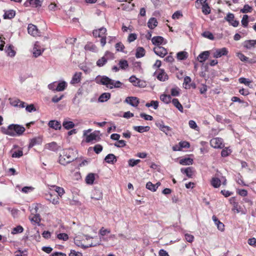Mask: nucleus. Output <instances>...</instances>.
Segmentation results:
<instances>
[{
	"label": "nucleus",
	"mask_w": 256,
	"mask_h": 256,
	"mask_svg": "<svg viewBox=\"0 0 256 256\" xmlns=\"http://www.w3.org/2000/svg\"><path fill=\"white\" fill-rule=\"evenodd\" d=\"M0 129L2 134L12 136H20L25 131V128L24 126L17 124H10L7 128L2 127Z\"/></svg>",
	"instance_id": "nucleus-1"
},
{
	"label": "nucleus",
	"mask_w": 256,
	"mask_h": 256,
	"mask_svg": "<svg viewBox=\"0 0 256 256\" xmlns=\"http://www.w3.org/2000/svg\"><path fill=\"white\" fill-rule=\"evenodd\" d=\"M76 156L72 149L64 150L59 157V162L62 165H66L76 160Z\"/></svg>",
	"instance_id": "nucleus-2"
},
{
	"label": "nucleus",
	"mask_w": 256,
	"mask_h": 256,
	"mask_svg": "<svg viewBox=\"0 0 256 256\" xmlns=\"http://www.w3.org/2000/svg\"><path fill=\"white\" fill-rule=\"evenodd\" d=\"M100 80L98 81V78L97 77L96 78V82L98 84H101L102 85L106 86L107 88L110 89L113 88H120L122 85V83L119 81H115L113 80L110 79L108 77L104 76H100Z\"/></svg>",
	"instance_id": "nucleus-3"
},
{
	"label": "nucleus",
	"mask_w": 256,
	"mask_h": 256,
	"mask_svg": "<svg viewBox=\"0 0 256 256\" xmlns=\"http://www.w3.org/2000/svg\"><path fill=\"white\" fill-rule=\"evenodd\" d=\"M210 146L215 148H222L224 146L223 140L220 138H215L210 141Z\"/></svg>",
	"instance_id": "nucleus-4"
},
{
	"label": "nucleus",
	"mask_w": 256,
	"mask_h": 256,
	"mask_svg": "<svg viewBox=\"0 0 256 256\" xmlns=\"http://www.w3.org/2000/svg\"><path fill=\"white\" fill-rule=\"evenodd\" d=\"M42 0H26L24 3L26 7L31 6L33 8H40L42 6Z\"/></svg>",
	"instance_id": "nucleus-5"
},
{
	"label": "nucleus",
	"mask_w": 256,
	"mask_h": 256,
	"mask_svg": "<svg viewBox=\"0 0 256 256\" xmlns=\"http://www.w3.org/2000/svg\"><path fill=\"white\" fill-rule=\"evenodd\" d=\"M124 102L134 107H136L140 103L139 99L134 96L127 97L125 99Z\"/></svg>",
	"instance_id": "nucleus-6"
},
{
	"label": "nucleus",
	"mask_w": 256,
	"mask_h": 256,
	"mask_svg": "<svg viewBox=\"0 0 256 256\" xmlns=\"http://www.w3.org/2000/svg\"><path fill=\"white\" fill-rule=\"evenodd\" d=\"M46 198L54 204H56L58 203L59 198L58 194H56L55 192H54V194L50 193L48 194H46Z\"/></svg>",
	"instance_id": "nucleus-7"
},
{
	"label": "nucleus",
	"mask_w": 256,
	"mask_h": 256,
	"mask_svg": "<svg viewBox=\"0 0 256 256\" xmlns=\"http://www.w3.org/2000/svg\"><path fill=\"white\" fill-rule=\"evenodd\" d=\"M154 52L156 55L162 58H164L168 54L167 50L164 48L160 46L155 47L154 48Z\"/></svg>",
	"instance_id": "nucleus-8"
},
{
	"label": "nucleus",
	"mask_w": 256,
	"mask_h": 256,
	"mask_svg": "<svg viewBox=\"0 0 256 256\" xmlns=\"http://www.w3.org/2000/svg\"><path fill=\"white\" fill-rule=\"evenodd\" d=\"M152 42L154 44L157 46L166 42L164 38L160 36H154L152 38Z\"/></svg>",
	"instance_id": "nucleus-9"
},
{
	"label": "nucleus",
	"mask_w": 256,
	"mask_h": 256,
	"mask_svg": "<svg viewBox=\"0 0 256 256\" xmlns=\"http://www.w3.org/2000/svg\"><path fill=\"white\" fill-rule=\"evenodd\" d=\"M228 53V51L226 48L217 49L214 54V56L216 58H218L222 56H226Z\"/></svg>",
	"instance_id": "nucleus-10"
},
{
	"label": "nucleus",
	"mask_w": 256,
	"mask_h": 256,
	"mask_svg": "<svg viewBox=\"0 0 256 256\" xmlns=\"http://www.w3.org/2000/svg\"><path fill=\"white\" fill-rule=\"evenodd\" d=\"M48 126L55 130H60L62 128L61 124L60 122L55 120H51L48 122Z\"/></svg>",
	"instance_id": "nucleus-11"
},
{
	"label": "nucleus",
	"mask_w": 256,
	"mask_h": 256,
	"mask_svg": "<svg viewBox=\"0 0 256 256\" xmlns=\"http://www.w3.org/2000/svg\"><path fill=\"white\" fill-rule=\"evenodd\" d=\"M82 73L81 72H76L73 76L70 81V84H75L80 82Z\"/></svg>",
	"instance_id": "nucleus-12"
},
{
	"label": "nucleus",
	"mask_w": 256,
	"mask_h": 256,
	"mask_svg": "<svg viewBox=\"0 0 256 256\" xmlns=\"http://www.w3.org/2000/svg\"><path fill=\"white\" fill-rule=\"evenodd\" d=\"M193 169L192 167H188L186 168H182L180 171L182 174H186L188 178H192L194 172Z\"/></svg>",
	"instance_id": "nucleus-13"
},
{
	"label": "nucleus",
	"mask_w": 256,
	"mask_h": 256,
	"mask_svg": "<svg viewBox=\"0 0 256 256\" xmlns=\"http://www.w3.org/2000/svg\"><path fill=\"white\" fill-rule=\"evenodd\" d=\"M42 142V138L40 137H36L33 138L30 140V142L28 145V148H32L34 146L37 145V144H40Z\"/></svg>",
	"instance_id": "nucleus-14"
},
{
	"label": "nucleus",
	"mask_w": 256,
	"mask_h": 256,
	"mask_svg": "<svg viewBox=\"0 0 256 256\" xmlns=\"http://www.w3.org/2000/svg\"><path fill=\"white\" fill-rule=\"evenodd\" d=\"M159 73L157 76V78L162 82H164L168 80V76L164 70L160 69Z\"/></svg>",
	"instance_id": "nucleus-15"
},
{
	"label": "nucleus",
	"mask_w": 256,
	"mask_h": 256,
	"mask_svg": "<svg viewBox=\"0 0 256 256\" xmlns=\"http://www.w3.org/2000/svg\"><path fill=\"white\" fill-rule=\"evenodd\" d=\"M60 146H59L56 142H53L50 143H48L46 145V148L54 152L57 151L60 148Z\"/></svg>",
	"instance_id": "nucleus-16"
},
{
	"label": "nucleus",
	"mask_w": 256,
	"mask_h": 256,
	"mask_svg": "<svg viewBox=\"0 0 256 256\" xmlns=\"http://www.w3.org/2000/svg\"><path fill=\"white\" fill-rule=\"evenodd\" d=\"M210 52L208 51H204L200 53L198 56V60L200 62H202L207 60L209 56Z\"/></svg>",
	"instance_id": "nucleus-17"
},
{
	"label": "nucleus",
	"mask_w": 256,
	"mask_h": 256,
	"mask_svg": "<svg viewBox=\"0 0 256 256\" xmlns=\"http://www.w3.org/2000/svg\"><path fill=\"white\" fill-rule=\"evenodd\" d=\"M15 15V11L12 10H10L5 11L3 17L4 19H12L14 17Z\"/></svg>",
	"instance_id": "nucleus-18"
},
{
	"label": "nucleus",
	"mask_w": 256,
	"mask_h": 256,
	"mask_svg": "<svg viewBox=\"0 0 256 256\" xmlns=\"http://www.w3.org/2000/svg\"><path fill=\"white\" fill-rule=\"evenodd\" d=\"M62 126L66 130H70L74 126V124L72 122L69 121L67 118H66L62 122Z\"/></svg>",
	"instance_id": "nucleus-19"
},
{
	"label": "nucleus",
	"mask_w": 256,
	"mask_h": 256,
	"mask_svg": "<svg viewBox=\"0 0 256 256\" xmlns=\"http://www.w3.org/2000/svg\"><path fill=\"white\" fill-rule=\"evenodd\" d=\"M104 160L107 163L114 164L116 162V158L114 154H110L106 156Z\"/></svg>",
	"instance_id": "nucleus-20"
},
{
	"label": "nucleus",
	"mask_w": 256,
	"mask_h": 256,
	"mask_svg": "<svg viewBox=\"0 0 256 256\" xmlns=\"http://www.w3.org/2000/svg\"><path fill=\"white\" fill-rule=\"evenodd\" d=\"M34 56L37 58L42 54L41 50L38 48V42H36L34 44L32 52Z\"/></svg>",
	"instance_id": "nucleus-21"
},
{
	"label": "nucleus",
	"mask_w": 256,
	"mask_h": 256,
	"mask_svg": "<svg viewBox=\"0 0 256 256\" xmlns=\"http://www.w3.org/2000/svg\"><path fill=\"white\" fill-rule=\"evenodd\" d=\"M194 160L190 158H185L180 160V164L184 166H189L193 164Z\"/></svg>",
	"instance_id": "nucleus-22"
},
{
	"label": "nucleus",
	"mask_w": 256,
	"mask_h": 256,
	"mask_svg": "<svg viewBox=\"0 0 256 256\" xmlns=\"http://www.w3.org/2000/svg\"><path fill=\"white\" fill-rule=\"evenodd\" d=\"M91 198L96 200H100L102 198V193L98 190H94Z\"/></svg>",
	"instance_id": "nucleus-23"
},
{
	"label": "nucleus",
	"mask_w": 256,
	"mask_h": 256,
	"mask_svg": "<svg viewBox=\"0 0 256 256\" xmlns=\"http://www.w3.org/2000/svg\"><path fill=\"white\" fill-rule=\"evenodd\" d=\"M145 50L142 47H138L136 50V58L143 57L145 55Z\"/></svg>",
	"instance_id": "nucleus-24"
},
{
	"label": "nucleus",
	"mask_w": 256,
	"mask_h": 256,
	"mask_svg": "<svg viewBox=\"0 0 256 256\" xmlns=\"http://www.w3.org/2000/svg\"><path fill=\"white\" fill-rule=\"evenodd\" d=\"M95 179V174L93 173L88 174L86 178V182L89 184H92Z\"/></svg>",
	"instance_id": "nucleus-25"
},
{
	"label": "nucleus",
	"mask_w": 256,
	"mask_h": 256,
	"mask_svg": "<svg viewBox=\"0 0 256 256\" xmlns=\"http://www.w3.org/2000/svg\"><path fill=\"white\" fill-rule=\"evenodd\" d=\"M158 24L157 20L154 18H150L148 22V26L150 29L154 28Z\"/></svg>",
	"instance_id": "nucleus-26"
},
{
	"label": "nucleus",
	"mask_w": 256,
	"mask_h": 256,
	"mask_svg": "<svg viewBox=\"0 0 256 256\" xmlns=\"http://www.w3.org/2000/svg\"><path fill=\"white\" fill-rule=\"evenodd\" d=\"M110 98V94L108 92H104L98 98L100 102H104L107 101Z\"/></svg>",
	"instance_id": "nucleus-27"
},
{
	"label": "nucleus",
	"mask_w": 256,
	"mask_h": 256,
	"mask_svg": "<svg viewBox=\"0 0 256 256\" xmlns=\"http://www.w3.org/2000/svg\"><path fill=\"white\" fill-rule=\"evenodd\" d=\"M133 128L135 130L140 133H142L144 132H148L150 129V128L148 126H134Z\"/></svg>",
	"instance_id": "nucleus-28"
},
{
	"label": "nucleus",
	"mask_w": 256,
	"mask_h": 256,
	"mask_svg": "<svg viewBox=\"0 0 256 256\" xmlns=\"http://www.w3.org/2000/svg\"><path fill=\"white\" fill-rule=\"evenodd\" d=\"M256 44V40H246L244 42V46L248 49L254 46Z\"/></svg>",
	"instance_id": "nucleus-29"
},
{
	"label": "nucleus",
	"mask_w": 256,
	"mask_h": 256,
	"mask_svg": "<svg viewBox=\"0 0 256 256\" xmlns=\"http://www.w3.org/2000/svg\"><path fill=\"white\" fill-rule=\"evenodd\" d=\"M221 180L218 178H212L211 180V184L215 188L220 186Z\"/></svg>",
	"instance_id": "nucleus-30"
},
{
	"label": "nucleus",
	"mask_w": 256,
	"mask_h": 256,
	"mask_svg": "<svg viewBox=\"0 0 256 256\" xmlns=\"http://www.w3.org/2000/svg\"><path fill=\"white\" fill-rule=\"evenodd\" d=\"M172 103L180 112H183V107L180 103L179 102L178 99L174 98L172 100Z\"/></svg>",
	"instance_id": "nucleus-31"
},
{
	"label": "nucleus",
	"mask_w": 256,
	"mask_h": 256,
	"mask_svg": "<svg viewBox=\"0 0 256 256\" xmlns=\"http://www.w3.org/2000/svg\"><path fill=\"white\" fill-rule=\"evenodd\" d=\"M6 52L8 56L10 57H14L16 54V52L13 50L12 46H9L8 47H6Z\"/></svg>",
	"instance_id": "nucleus-32"
},
{
	"label": "nucleus",
	"mask_w": 256,
	"mask_h": 256,
	"mask_svg": "<svg viewBox=\"0 0 256 256\" xmlns=\"http://www.w3.org/2000/svg\"><path fill=\"white\" fill-rule=\"evenodd\" d=\"M66 87V83L64 81H62L58 84V86L56 88V91L61 92L65 90Z\"/></svg>",
	"instance_id": "nucleus-33"
},
{
	"label": "nucleus",
	"mask_w": 256,
	"mask_h": 256,
	"mask_svg": "<svg viewBox=\"0 0 256 256\" xmlns=\"http://www.w3.org/2000/svg\"><path fill=\"white\" fill-rule=\"evenodd\" d=\"M171 96L170 95L162 94L160 96V99L162 101L166 104H168L170 102Z\"/></svg>",
	"instance_id": "nucleus-34"
},
{
	"label": "nucleus",
	"mask_w": 256,
	"mask_h": 256,
	"mask_svg": "<svg viewBox=\"0 0 256 256\" xmlns=\"http://www.w3.org/2000/svg\"><path fill=\"white\" fill-rule=\"evenodd\" d=\"M188 57V54L186 52H180L177 54V58L179 60H184Z\"/></svg>",
	"instance_id": "nucleus-35"
},
{
	"label": "nucleus",
	"mask_w": 256,
	"mask_h": 256,
	"mask_svg": "<svg viewBox=\"0 0 256 256\" xmlns=\"http://www.w3.org/2000/svg\"><path fill=\"white\" fill-rule=\"evenodd\" d=\"M98 135L96 132H92L89 135H87L86 137V142H90L93 140H96Z\"/></svg>",
	"instance_id": "nucleus-36"
},
{
	"label": "nucleus",
	"mask_w": 256,
	"mask_h": 256,
	"mask_svg": "<svg viewBox=\"0 0 256 256\" xmlns=\"http://www.w3.org/2000/svg\"><path fill=\"white\" fill-rule=\"evenodd\" d=\"M107 62V58L106 56H102L97 60L96 65L99 67H101L104 66Z\"/></svg>",
	"instance_id": "nucleus-37"
},
{
	"label": "nucleus",
	"mask_w": 256,
	"mask_h": 256,
	"mask_svg": "<svg viewBox=\"0 0 256 256\" xmlns=\"http://www.w3.org/2000/svg\"><path fill=\"white\" fill-rule=\"evenodd\" d=\"M118 64L120 66V68L122 70H125L128 66V61L124 60H120Z\"/></svg>",
	"instance_id": "nucleus-38"
},
{
	"label": "nucleus",
	"mask_w": 256,
	"mask_h": 256,
	"mask_svg": "<svg viewBox=\"0 0 256 256\" xmlns=\"http://www.w3.org/2000/svg\"><path fill=\"white\" fill-rule=\"evenodd\" d=\"M202 12L206 15L208 14L210 12V8L208 6V4H202Z\"/></svg>",
	"instance_id": "nucleus-39"
},
{
	"label": "nucleus",
	"mask_w": 256,
	"mask_h": 256,
	"mask_svg": "<svg viewBox=\"0 0 256 256\" xmlns=\"http://www.w3.org/2000/svg\"><path fill=\"white\" fill-rule=\"evenodd\" d=\"M232 210L236 212L237 213L242 212V214H244V212L242 210V208L238 205V204L237 202H234Z\"/></svg>",
	"instance_id": "nucleus-40"
},
{
	"label": "nucleus",
	"mask_w": 256,
	"mask_h": 256,
	"mask_svg": "<svg viewBox=\"0 0 256 256\" xmlns=\"http://www.w3.org/2000/svg\"><path fill=\"white\" fill-rule=\"evenodd\" d=\"M146 106L148 108L150 106H153L154 110H156L158 106V101L152 100L150 103H146Z\"/></svg>",
	"instance_id": "nucleus-41"
},
{
	"label": "nucleus",
	"mask_w": 256,
	"mask_h": 256,
	"mask_svg": "<svg viewBox=\"0 0 256 256\" xmlns=\"http://www.w3.org/2000/svg\"><path fill=\"white\" fill-rule=\"evenodd\" d=\"M146 188L154 192L156 190V186H154V184L150 182H148L146 183Z\"/></svg>",
	"instance_id": "nucleus-42"
},
{
	"label": "nucleus",
	"mask_w": 256,
	"mask_h": 256,
	"mask_svg": "<svg viewBox=\"0 0 256 256\" xmlns=\"http://www.w3.org/2000/svg\"><path fill=\"white\" fill-rule=\"evenodd\" d=\"M241 22L244 27L246 28L248 26V16L247 14H244L243 16Z\"/></svg>",
	"instance_id": "nucleus-43"
},
{
	"label": "nucleus",
	"mask_w": 256,
	"mask_h": 256,
	"mask_svg": "<svg viewBox=\"0 0 256 256\" xmlns=\"http://www.w3.org/2000/svg\"><path fill=\"white\" fill-rule=\"evenodd\" d=\"M252 7L248 4H244L243 8L240 10V12L242 13L250 12H252Z\"/></svg>",
	"instance_id": "nucleus-44"
},
{
	"label": "nucleus",
	"mask_w": 256,
	"mask_h": 256,
	"mask_svg": "<svg viewBox=\"0 0 256 256\" xmlns=\"http://www.w3.org/2000/svg\"><path fill=\"white\" fill-rule=\"evenodd\" d=\"M32 222H34L36 224H39L40 222V216L39 214H36L33 216L32 218H30Z\"/></svg>",
	"instance_id": "nucleus-45"
},
{
	"label": "nucleus",
	"mask_w": 256,
	"mask_h": 256,
	"mask_svg": "<svg viewBox=\"0 0 256 256\" xmlns=\"http://www.w3.org/2000/svg\"><path fill=\"white\" fill-rule=\"evenodd\" d=\"M140 162V160H134V159H130L128 161V166L131 167H133L136 164H138Z\"/></svg>",
	"instance_id": "nucleus-46"
},
{
	"label": "nucleus",
	"mask_w": 256,
	"mask_h": 256,
	"mask_svg": "<svg viewBox=\"0 0 256 256\" xmlns=\"http://www.w3.org/2000/svg\"><path fill=\"white\" fill-rule=\"evenodd\" d=\"M27 30L28 32H34V31L38 32V31L36 26L32 24H30L28 25Z\"/></svg>",
	"instance_id": "nucleus-47"
},
{
	"label": "nucleus",
	"mask_w": 256,
	"mask_h": 256,
	"mask_svg": "<svg viewBox=\"0 0 256 256\" xmlns=\"http://www.w3.org/2000/svg\"><path fill=\"white\" fill-rule=\"evenodd\" d=\"M24 228L21 226H18L16 228H14L12 231V234H16L18 233H21L23 232Z\"/></svg>",
	"instance_id": "nucleus-48"
},
{
	"label": "nucleus",
	"mask_w": 256,
	"mask_h": 256,
	"mask_svg": "<svg viewBox=\"0 0 256 256\" xmlns=\"http://www.w3.org/2000/svg\"><path fill=\"white\" fill-rule=\"evenodd\" d=\"M28 251L26 250H18L14 252L15 256H27Z\"/></svg>",
	"instance_id": "nucleus-49"
},
{
	"label": "nucleus",
	"mask_w": 256,
	"mask_h": 256,
	"mask_svg": "<svg viewBox=\"0 0 256 256\" xmlns=\"http://www.w3.org/2000/svg\"><path fill=\"white\" fill-rule=\"evenodd\" d=\"M115 48L117 52H123L124 46L122 42H120L116 44Z\"/></svg>",
	"instance_id": "nucleus-50"
},
{
	"label": "nucleus",
	"mask_w": 256,
	"mask_h": 256,
	"mask_svg": "<svg viewBox=\"0 0 256 256\" xmlns=\"http://www.w3.org/2000/svg\"><path fill=\"white\" fill-rule=\"evenodd\" d=\"M118 142H116L114 145L117 148H123L126 145V142L124 140H118Z\"/></svg>",
	"instance_id": "nucleus-51"
},
{
	"label": "nucleus",
	"mask_w": 256,
	"mask_h": 256,
	"mask_svg": "<svg viewBox=\"0 0 256 256\" xmlns=\"http://www.w3.org/2000/svg\"><path fill=\"white\" fill-rule=\"evenodd\" d=\"M57 238L59 240H66L68 238V236L65 233H60L58 234Z\"/></svg>",
	"instance_id": "nucleus-52"
},
{
	"label": "nucleus",
	"mask_w": 256,
	"mask_h": 256,
	"mask_svg": "<svg viewBox=\"0 0 256 256\" xmlns=\"http://www.w3.org/2000/svg\"><path fill=\"white\" fill-rule=\"evenodd\" d=\"M9 100L10 104L14 106H18L19 102H20V100L18 99H12L10 98Z\"/></svg>",
	"instance_id": "nucleus-53"
},
{
	"label": "nucleus",
	"mask_w": 256,
	"mask_h": 256,
	"mask_svg": "<svg viewBox=\"0 0 256 256\" xmlns=\"http://www.w3.org/2000/svg\"><path fill=\"white\" fill-rule=\"evenodd\" d=\"M180 148H188L190 146V144L188 142L186 141H182L179 142Z\"/></svg>",
	"instance_id": "nucleus-54"
},
{
	"label": "nucleus",
	"mask_w": 256,
	"mask_h": 256,
	"mask_svg": "<svg viewBox=\"0 0 256 256\" xmlns=\"http://www.w3.org/2000/svg\"><path fill=\"white\" fill-rule=\"evenodd\" d=\"M201 36L202 37L208 38L210 40H214V38L212 33H202Z\"/></svg>",
	"instance_id": "nucleus-55"
},
{
	"label": "nucleus",
	"mask_w": 256,
	"mask_h": 256,
	"mask_svg": "<svg viewBox=\"0 0 256 256\" xmlns=\"http://www.w3.org/2000/svg\"><path fill=\"white\" fill-rule=\"evenodd\" d=\"M64 96L63 94H61L60 96H54L52 97V101L54 103H57L61 100H62Z\"/></svg>",
	"instance_id": "nucleus-56"
},
{
	"label": "nucleus",
	"mask_w": 256,
	"mask_h": 256,
	"mask_svg": "<svg viewBox=\"0 0 256 256\" xmlns=\"http://www.w3.org/2000/svg\"><path fill=\"white\" fill-rule=\"evenodd\" d=\"M128 80L130 82L132 83V84L136 86V83L138 82V80H139V79L136 78L134 76H132L129 78Z\"/></svg>",
	"instance_id": "nucleus-57"
},
{
	"label": "nucleus",
	"mask_w": 256,
	"mask_h": 256,
	"mask_svg": "<svg viewBox=\"0 0 256 256\" xmlns=\"http://www.w3.org/2000/svg\"><path fill=\"white\" fill-rule=\"evenodd\" d=\"M23 155V152L22 150H18L17 152H14L12 155V158H20Z\"/></svg>",
	"instance_id": "nucleus-58"
},
{
	"label": "nucleus",
	"mask_w": 256,
	"mask_h": 256,
	"mask_svg": "<svg viewBox=\"0 0 256 256\" xmlns=\"http://www.w3.org/2000/svg\"><path fill=\"white\" fill-rule=\"evenodd\" d=\"M104 56H106L108 60H112L114 58V54L109 51H106Z\"/></svg>",
	"instance_id": "nucleus-59"
},
{
	"label": "nucleus",
	"mask_w": 256,
	"mask_h": 256,
	"mask_svg": "<svg viewBox=\"0 0 256 256\" xmlns=\"http://www.w3.org/2000/svg\"><path fill=\"white\" fill-rule=\"evenodd\" d=\"M110 230L104 229V227H102L99 231V234L102 236H104L107 234H110Z\"/></svg>",
	"instance_id": "nucleus-60"
},
{
	"label": "nucleus",
	"mask_w": 256,
	"mask_h": 256,
	"mask_svg": "<svg viewBox=\"0 0 256 256\" xmlns=\"http://www.w3.org/2000/svg\"><path fill=\"white\" fill-rule=\"evenodd\" d=\"M140 116L142 118H144L145 120H153V118L152 116L146 114L144 113H141L140 114Z\"/></svg>",
	"instance_id": "nucleus-61"
},
{
	"label": "nucleus",
	"mask_w": 256,
	"mask_h": 256,
	"mask_svg": "<svg viewBox=\"0 0 256 256\" xmlns=\"http://www.w3.org/2000/svg\"><path fill=\"white\" fill-rule=\"evenodd\" d=\"M182 16V12L180 10H178L172 14V18L173 19H178Z\"/></svg>",
	"instance_id": "nucleus-62"
},
{
	"label": "nucleus",
	"mask_w": 256,
	"mask_h": 256,
	"mask_svg": "<svg viewBox=\"0 0 256 256\" xmlns=\"http://www.w3.org/2000/svg\"><path fill=\"white\" fill-rule=\"evenodd\" d=\"M137 36L136 34L134 33H131L129 34L128 36V40L129 42H134V40L136 39Z\"/></svg>",
	"instance_id": "nucleus-63"
},
{
	"label": "nucleus",
	"mask_w": 256,
	"mask_h": 256,
	"mask_svg": "<svg viewBox=\"0 0 256 256\" xmlns=\"http://www.w3.org/2000/svg\"><path fill=\"white\" fill-rule=\"evenodd\" d=\"M102 150V146L100 144H96L94 148V152L98 154L101 152Z\"/></svg>",
	"instance_id": "nucleus-64"
}]
</instances>
